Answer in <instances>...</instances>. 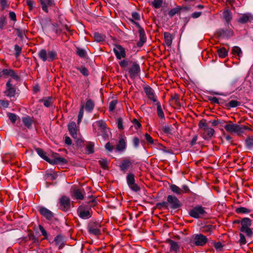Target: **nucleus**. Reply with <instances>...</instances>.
<instances>
[{"label":"nucleus","instance_id":"1","mask_svg":"<svg viewBox=\"0 0 253 253\" xmlns=\"http://www.w3.org/2000/svg\"><path fill=\"white\" fill-rule=\"evenodd\" d=\"M131 18L129 20L132 23L134 24L138 29V33L139 40L137 43V46L139 47H142L144 43L146 42V37L144 29L141 27L140 24L135 21H139L140 20V14L137 12H132L131 13Z\"/></svg>","mask_w":253,"mask_h":253},{"label":"nucleus","instance_id":"2","mask_svg":"<svg viewBox=\"0 0 253 253\" xmlns=\"http://www.w3.org/2000/svg\"><path fill=\"white\" fill-rule=\"evenodd\" d=\"M156 206L160 209L163 208L168 209L169 208L170 209L175 210L180 208L182 204L176 196L169 195L167 197V201L158 203Z\"/></svg>","mask_w":253,"mask_h":253},{"label":"nucleus","instance_id":"3","mask_svg":"<svg viewBox=\"0 0 253 253\" xmlns=\"http://www.w3.org/2000/svg\"><path fill=\"white\" fill-rule=\"evenodd\" d=\"M199 128L202 132V136L206 140H210L214 134V130L209 127L205 119H202L199 123Z\"/></svg>","mask_w":253,"mask_h":253},{"label":"nucleus","instance_id":"4","mask_svg":"<svg viewBox=\"0 0 253 253\" xmlns=\"http://www.w3.org/2000/svg\"><path fill=\"white\" fill-rule=\"evenodd\" d=\"M206 208L200 205L192 207L189 211V215L195 219L204 218L207 216Z\"/></svg>","mask_w":253,"mask_h":253},{"label":"nucleus","instance_id":"5","mask_svg":"<svg viewBox=\"0 0 253 253\" xmlns=\"http://www.w3.org/2000/svg\"><path fill=\"white\" fill-rule=\"evenodd\" d=\"M253 220L249 217L242 218V224L239 228L241 232L246 234L248 238H252L253 236Z\"/></svg>","mask_w":253,"mask_h":253},{"label":"nucleus","instance_id":"6","mask_svg":"<svg viewBox=\"0 0 253 253\" xmlns=\"http://www.w3.org/2000/svg\"><path fill=\"white\" fill-rule=\"evenodd\" d=\"M229 124H227L224 126L225 129L228 132L241 135L244 133L245 130H251V128L248 126L233 124L231 121H229Z\"/></svg>","mask_w":253,"mask_h":253},{"label":"nucleus","instance_id":"7","mask_svg":"<svg viewBox=\"0 0 253 253\" xmlns=\"http://www.w3.org/2000/svg\"><path fill=\"white\" fill-rule=\"evenodd\" d=\"M36 151L38 154L43 160L47 162L50 164L54 165V164H62L63 162V158L58 157V154H53L54 158L53 159H51L48 158L47 155V154L45 152H44L42 149L41 148H36Z\"/></svg>","mask_w":253,"mask_h":253},{"label":"nucleus","instance_id":"8","mask_svg":"<svg viewBox=\"0 0 253 253\" xmlns=\"http://www.w3.org/2000/svg\"><path fill=\"white\" fill-rule=\"evenodd\" d=\"M39 57L43 61L52 62L57 58V53L54 50L46 51L45 49L40 50L38 53Z\"/></svg>","mask_w":253,"mask_h":253},{"label":"nucleus","instance_id":"9","mask_svg":"<svg viewBox=\"0 0 253 253\" xmlns=\"http://www.w3.org/2000/svg\"><path fill=\"white\" fill-rule=\"evenodd\" d=\"M208 242L207 237L202 234H197L194 235L190 240L191 246L204 247Z\"/></svg>","mask_w":253,"mask_h":253},{"label":"nucleus","instance_id":"10","mask_svg":"<svg viewBox=\"0 0 253 253\" xmlns=\"http://www.w3.org/2000/svg\"><path fill=\"white\" fill-rule=\"evenodd\" d=\"M101 224L98 221H90L87 227L89 234L95 236H98L101 234Z\"/></svg>","mask_w":253,"mask_h":253},{"label":"nucleus","instance_id":"11","mask_svg":"<svg viewBox=\"0 0 253 253\" xmlns=\"http://www.w3.org/2000/svg\"><path fill=\"white\" fill-rule=\"evenodd\" d=\"M132 64L131 67L128 69V72L130 78L132 79H135L140 73V67L136 62H130Z\"/></svg>","mask_w":253,"mask_h":253},{"label":"nucleus","instance_id":"12","mask_svg":"<svg viewBox=\"0 0 253 253\" xmlns=\"http://www.w3.org/2000/svg\"><path fill=\"white\" fill-rule=\"evenodd\" d=\"M126 182L129 187L134 192H138L140 190V188L135 183L134 174L129 172L126 176Z\"/></svg>","mask_w":253,"mask_h":253},{"label":"nucleus","instance_id":"13","mask_svg":"<svg viewBox=\"0 0 253 253\" xmlns=\"http://www.w3.org/2000/svg\"><path fill=\"white\" fill-rule=\"evenodd\" d=\"M134 163V161L128 158H125L121 162L119 168L121 171L125 173L129 168L132 167L133 164Z\"/></svg>","mask_w":253,"mask_h":253},{"label":"nucleus","instance_id":"14","mask_svg":"<svg viewBox=\"0 0 253 253\" xmlns=\"http://www.w3.org/2000/svg\"><path fill=\"white\" fill-rule=\"evenodd\" d=\"M113 51L118 59L120 60L126 56L125 49L121 45L116 44L115 47L113 49Z\"/></svg>","mask_w":253,"mask_h":253},{"label":"nucleus","instance_id":"15","mask_svg":"<svg viewBox=\"0 0 253 253\" xmlns=\"http://www.w3.org/2000/svg\"><path fill=\"white\" fill-rule=\"evenodd\" d=\"M77 211L79 216L83 219H88L91 216L89 210L87 209L84 205H81Z\"/></svg>","mask_w":253,"mask_h":253},{"label":"nucleus","instance_id":"16","mask_svg":"<svg viewBox=\"0 0 253 253\" xmlns=\"http://www.w3.org/2000/svg\"><path fill=\"white\" fill-rule=\"evenodd\" d=\"M237 22L242 24L251 23L253 22V15L250 13L242 14L237 19Z\"/></svg>","mask_w":253,"mask_h":253},{"label":"nucleus","instance_id":"17","mask_svg":"<svg viewBox=\"0 0 253 253\" xmlns=\"http://www.w3.org/2000/svg\"><path fill=\"white\" fill-rule=\"evenodd\" d=\"M217 34L219 37L228 39L233 36L234 32L231 29H219L217 31Z\"/></svg>","mask_w":253,"mask_h":253},{"label":"nucleus","instance_id":"18","mask_svg":"<svg viewBox=\"0 0 253 253\" xmlns=\"http://www.w3.org/2000/svg\"><path fill=\"white\" fill-rule=\"evenodd\" d=\"M11 80H9L6 84V90L5 93L8 97H11L14 96L16 93V88L10 84Z\"/></svg>","mask_w":253,"mask_h":253},{"label":"nucleus","instance_id":"19","mask_svg":"<svg viewBox=\"0 0 253 253\" xmlns=\"http://www.w3.org/2000/svg\"><path fill=\"white\" fill-rule=\"evenodd\" d=\"M144 91L148 98L154 102H157V100L155 97L153 89L149 85L143 87Z\"/></svg>","mask_w":253,"mask_h":253},{"label":"nucleus","instance_id":"20","mask_svg":"<svg viewBox=\"0 0 253 253\" xmlns=\"http://www.w3.org/2000/svg\"><path fill=\"white\" fill-rule=\"evenodd\" d=\"M39 211L43 216L48 220H51L53 217V213L44 207L41 208Z\"/></svg>","mask_w":253,"mask_h":253},{"label":"nucleus","instance_id":"21","mask_svg":"<svg viewBox=\"0 0 253 253\" xmlns=\"http://www.w3.org/2000/svg\"><path fill=\"white\" fill-rule=\"evenodd\" d=\"M68 130L71 135L74 138L77 137V125L75 122H70L68 125Z\"/></svg>","mask_w":253,"mask_h":253},{"label":"nucleus","instance_id":"22","mask_svg":"<svg viewBox=\"0 0 253 253\" xmlns=\"http://www.w3.org/2000/svg\"><path fill=\"white\" fill-rule=\"evenodd\" d=\"M95 106V103L91 99L86 100V102L84 106L85 110L88 113H91L93 111Z\"/></svg>","mask_w":253,"mask_h":253},{"label":"nucleus","instance_id":"23","mask_svg":"<svg viewBox=\"0 0 253 253\" xmlns=\"http://www.w3.org/2000/svg\"><path fill=\"white\" fill-rule=\"evenodd\" d=\"M42 10L45 12H48V7L53 4V0H40Z\"/></svg>","mask_w":253,"mask_h":253},{"label":"nucleus","instance_id":"24","mask_svg":"<svg viewBox=\"0 0 253 253\" xmlns=\"http://www.w3.org/2000/svg\"><path fill=\"white\" fill-rule=\"evenodd\" d=\"M223 18L228 25L232 19V12L229 9H226L223 12Z\"/></svg>","mask_w":253,"mask_h":253},{"label":"nucleus","instance_id":"25","mask_svg":"<svg viewBox=\"0 0 253 253\" xmlns=\"http://www.w3.org/2000/svg\"><path fill=\"white\" fill-rule=\"evenodd\" d=\"M126 142L124 138H120L119 141L116 147V151H123L126 149Z\"/></svg>","mask_w":253,"mask_h":253},{"label":"nucleus","instance_id":"26","mask_svg":"<svg viewBox=\"0 0 253 253\" xmlns=\"http://www.w3.org/2000/svg\"><path fill=\"white\" fill-rule=\"evenodd\" d=\"M164 36L166 44L168 46H170L172 44L173 36L170 33L167 32H164Z\"/></svg>","mask_w":253,"mask_h":253},{"label":"nucleus","instance_id":"27","mask_svg":"<svg viewBox=\"0 0 253 253\" xmlns=\"http://www.w3.org/2000/svg\"><path fill=\"white\" fill-rule=\"evenodd\" d=\"M241 102L235 100H231L228 102H225L224 106L227 108H235L240 106Z\"/></svg>","mask_w":253,"mask_h":253},{"label":"nucleus","instance_id":"28","mask_svg":"<svg viewBox=\"0 0 253 253\" xmlns=\"http://www.w3.org/2000/svg\"><path fill=\"white\" fill-rule=\"evenodd\" d=\"M55 244L58 247L59 249L62 248L63 246V237L61 235H57L54 239Z\"/></svg>","mask_w":253,"mask_h":253},{"label":"nucleus","instance_id":"29","mask_svg":"<svg viewBox=\"0 0 253 253\" xmlns=\"http://www.w3.org/2000/svg\"><path fill=\"white\" fill-rule=\"evenodd\" d=\"M235 212L237 214H249L252 211V210L247 208L240 207L235 209Z\"/></svg>","mask_w":253,"mask_h":253},{"label":"nucleus","instance_id":"30","mask_svg":"<svg viewBox=\"0 0 253 253\" xmlns=\"http://www.w3.org/2000/svg\"><path fill=\"white\" fill-rule=\"evenodd\" d=\"M97 204V201L95 198L91 199V200L85 202L84 204L82 205H84L86 207V208L88 210H90L91 208L94 207Z\"/></svg>","mask_w":253,"mask_h":253},{"label":"nucleus","instance_id":"31","mask_svg":"<svg viewBox=\"0 0 253 253\" xmlns=\"http://www.w3.org/2000/svg\"><path fill=\"white\" fill-rule=\"evenodd\" d=\"M73 195L77 200H83L84 198V192L81 189H75L74 191Z\"/></svg>","mask_w":253,"mask_h":253},{"label":"nucleus","instance_id":"32","mask_svg":"<svg viewBox=\"0 0 253 253\" xmlns=\"http://www.w3.org/2000/svg\"><path fill=\"white\" fill-rule=\"evenodd\" d=\"M93 37L95 41L98 42L104 41L106 38V36L104 35L100 34L98 32H95L93 34Z\"/></svg>","mask_w":253,"mask_h":253},{"label":"nucleus","instance_id":"33","mask_svg":"<svg viewBox=\"0 0 253 253\" xmlns=\"http://www.w3.org/2000/svg\"><path fill=\"white\" fill-rule=\"evenodd\" d=\"M157 112L158 117L161 119H165L164 113L162 110L161 103L159 102H157Z\"/></svg>","mask_w":253,"mask_h":253},{"label":"nucleus","instance_id":"34","mask_svg":"<svg viewBox=\"0 0 253 253\" xmlns=\"http://www.w3.org/2000/svg\"><path fill=\"white\" fill-rule=\"evenodd\" d=\"M182 9V8H181V6H177V7L171 9L169 11L168 14L170 18L172 17L175 14L180 13V10H181Z\"/></svg>","mask_w":253,"mask_h":253},{"label":"nucleus","instance_id":"35","mask_svg":"<svg viewBox=\"0 0 253 253\" xmlns=\"http://www.w3.org/2000/svg\"><path fill=\"white\" fill-rule=\"evenodd\" d=\"M228 51L225 48L222 47L217 49V53L219 57L225 58L228 55Z\"/></svg>","mask_w":253,"mask_h":253},{"label":"nucleus","instance_id":"36","mask_svg":"<svg viewBox=\"0 0 253 253\" xmlns=\"http://www.w3.org/2000/svg\"><path fill=\"white\" fill-rule=\"evenodd\" d=\"M22 122L25 126L29 128L31 127L33 123L31 118L29 116L23 117L22 118Z\"/></svg>","mask_w":253,"mask_h":253},{"label":"nucleus","instance_id":"37","mask_svg":"<svg viewBox=\"0 0 253 253\" xmlns=\"http://www.w3.org/2000/svg\"><path fill=\"white\" fill-rule=\"evenodd\" d=\"M169 244L170 246V251H175L177 252V251L179 249V246L177 244V242L170 240L169 241Z\"/></svg>","mask_w":253,"mask_h":253},{"label":"nucleus","instance_id":"38","mask_svg":"<svg viewBox=\"0 0 253 253\" xmlns=\"http://www.w3.org/2000/svg\"><path fill=\"white\" fill-rule=\"evenodd\" d=\"M169 187L170 189L173 193L177 195H181V188H179L178 186H176L175 184H171L170 185Z\"/></svg>","mask_w":253,"mask_h":253},{"label":"nucleus","instance_id":"39","mask_svg":"<svg viewBox=\"0 0 253 253\" xmlns=\"http://www.w3.org/2000/svg\"><path fill=\"white\" fill-rule=\"evenodd\" d=\"M246 146L249 149L253 147V136H248L245 140Z\"/></svg>","mask_w":253,"mask_h":253},{"label":"nucleus","instance_id":"40","mask_svg":"<svg viewBox=\"0 0 253 253\" xmlns=\"http://www.w3.org/2000/svg\"><path fill=\"white\" fill-rule=\"evenodd\" d=\"M94 152V144L92 142H89L86 146L85 153L87 154H92Z\"/></svg>","mask_w":253,"mask_h":253},{"label":"nucleus","instance_id":"41","mask_svg":"<svg viewBox=\"0 0 253 253\" xmlns=\"http://www.w3.org/2000/svg\"><path fill=\"white\" fill-rule=\"evenodd\" d=\"M96 126L100 127L103 131H105L107 128V126L105 122L103 120H99L94 123Z\"/></svg>","mask_w":253,"mask_h":253},{"label":"nucleus","instance_id":"42","mask_svg":"<svg viewBox=\"0 0 253 253\" xmlns=\"http://www.w3.org/2000/svg\"><path fill=\"white\" fill-rule=\"evenodd\" d=\"M76 53L78 56L83 58H85L86 56V52L85 50L80 47H78L77 48Z\"/></svg>","mask_w":253,"mask_h":253},{"label":"nucleus","instance_id":"43","mask_svg":"<svg viewBox=\"0 0 253 253\" xmlns=\"http://www.w3.org/2000/svg\"><path fill=\"white\" fill-rule=\"evenodd\" d=\"M71 208V201L69 198L64 196V211H68Z\"/></svg>","mask_w":253,"mask_h":253},{"label":"nucleus","instance_id":"44","mask_svg":"<svg viewBox=\"0 0 253 253\" xmlns=\"http://www.w3.org/2000/svg\"><path fill=\"white\" fill-rule=\"evenodd\" d=\"M98 163L100 164L101 167L103 169H108V162L107 159H101L100 160H99Z\"/></svg>","mask_w":253,"mask_h":253},{"label":"nucleus","instance_id":"45","mask_svg":"<svg viewBox=\"0 0 253 253\" xmlns=\"http://www.w3.org/2000/svg\"><path fill=\"white\" fill-rule=\"evenodd\" d=\"M208 99L211 101V103L217 104H223V102H222L223 100H221V101H219V99L216 98V97H211V96H208Z\"/></svg>","mask_w":253,"mask_h":253},{"label":"nucleus","instance_id":"46","mask_svg":"<svg viewBox=\"0 0 253 253\" xmlns=\"http://www.w3.org/2000/svg\"><path fill=\"white\" fill-rule=\"evenodd\" d=\"M171 99L174 101L175 104L178 106H180V103L179 102V95L178 94L175 93L173 95L171 96Z\"/></svg>","mask_w":253,"mask_h":253},{"label":"nucleus","instance_id":"47","mask_svg":"<svg viewBox=\"0 0 253 253\" xmlns=\"http://www.w3.org/2000/svg\"><path fill=\"white\" fill-rule=\"evenodd\" d=\"M118 103V100L114 99L112 100L109 105V110L110 112H112L114 110L117 104Z\"/></svg>","mask_w":253,"mask_h":253},{"label":"nucleus","instance_id":"48","mask_svg":"<svg viewBox=\"0 0 253 253\" xmlns=\"http://www.w3.org/2000/svg\"><path fill=\"white\" fill-rule=\"evenodd\" d=\"M163 0H154L152 5L156 8H159L162 6Z\"/></svg>","mask_w":253,"mask_h":253},{"label":"nucleus","instance_id":"49","mask_svg":"<svg viewBox=\"0 0 253 253\" xmlns=\"http://www.w3.org/2000/svg\"><path fill=\"white\" fill-rule=\"evenodd\" d=\"M239 237H240V239H239V242L240 244L241 245H245L247 243V241H246V237H245L244 234H243V233H242V232L240 233L239 234Z\"/></svg>","mask_w":253,"mask_h":253},{"label":"nucleus","instance_id":"50","mask_svg":"<svg viewBox=\"0 0 253 253\" xmlns=\"http://www.w3.org/2000/svg\"><path fill=\"white\" fill-rule=\"evenodd\" d=\"M12 69H3L0 72V76L3 77L4 76H10L12 73Z\"/></svg>","mask_w":253,"mask_h":253},{"label":"nucleus","instance_id":"51","mask_svg":"<svg viewBox=\"0 0 253 253\" xmlns=\"http://www.w3.org/2000/svg\"><path fill=\"white\" fill-rule=\"evenodd\" d=\"M162 130L164 133L170 134L172 131V127L170 126L166 125L163 127Z\"/></svg>","mask_w":253,"mask_h":253},{"label":"nucleus","instance_id":"52","mask_svg":"<svg viewBox=\"0 0 253 253\" xmlns=\"http://www.w3.org/2000/svg\"><path fill=\"white\" fill-rule=\"evenodd\" d=\"M78 70L80 71V72L84 76H88V71L86 67L84 66H82L81 67L78 68Z\"/></svg>","mask_w":253,"mask_h":253},{"label":"nucleus","instance_id":"53","mask_svg":"<svg viewBox=\"0 0 253 253\" xmlns=\"http://www.w3.org/2000/svg\"><path fill=\"white\" fill-rule=\"evenodd\" d=\"M52 98L51 97H48V98L46 99H43L42 100V101L43 102L44 105L46 107H48L51 106L52 104Z\"/></svg>","mask_w":253,"mask_h":253},{"label":"nucleus","instance_id":"54","mask_svg":"<svg viewBox=\"0 0 253 253\" xmlns=\"http://www.w3.org/2000/svg\"><path fill=\"white\" fill-rule=\"evenodd\" d=\"M84 105H82L78 115V123H79L83 118L84 114Z\"/></svg>","mask_w":253,"mask_h":253},{"label":"nucleus","instance_id":"55","mask_svg":"<svg viewBox=\"0 0 253 253\" xmlns=\"http://www.w3.org/2000/svg\"><path fill=\"white\" fill-rule=\"evenodd\" d=\"M232 53L234 54H237L240 56V54H242V51L241 48L238 46H234L232 49Z\"/></svg>","mask_w":253,"mask_h":253},{"label":"nucleus","instance_id":"56","mask_svg":"<svg viewBox=\"0 0 253 253\" xmlns=\"http://www.w3.org/2000/svg\"><path fill=\"white\" fill-rule=\"evenodd\" d=\"M8 117L12 123H14L17 120V116L13 113H8Z\"/></svg>","mask_w":253,"mask_h":253},{"label":"nucleus","instance_id":"57","mask_svg":"<svg viewBox=\"0 0 253 253\" xmlns=\"http://www.w3.org/2000/svg\"><path fill=\"white\" fill-rule=\"evenodd\" d=\"M123 123V119L122 118H119L117 119V127H118V129H124Z\"/></svg>","mask_w":253,"mask_h":253},{"label":"nucleus","instance_id":"58","mask_svg":"<svg viewBox=\"0 0 253 253\" xmlns=\"http://www.w3.org/2000/svg\"><path fill=\"white\" fill-rule=\"evenodd\" d=\"M27 5L29 6L30 10H32L34 6L35 2L32 0H25Z\"/></svg>","mask_w":253,"mask_h":253},{"label":"nucleus","instance_id":"59","mask_svg":"<svg viewBox=\"0 0 253 253\" xmlns=\"http://www.w3.org/2000/svg\"><path fill=\"white\" fill-rule=\"evenodd\" d=\"M140 140L137 137H134L132 139V143L135 148H138L139 145Z\"/></svg>","mask_w":253,"mask_h":253},{"label":"nucleus","instance_id":"60","mask_svg":"<svg viewBox=\"0 0 253 253\" xmlns=\"http://www.w3.org/2000/svg\"><path fill=\"white\" fill-rule=\"evenodd\" d=\"M105 148L106 150L111 152L114 150V147L111 145L110 142H108L105 144Z\"/></svg>","mask_w":253,"mask_h":253},{"label":"nucleus","instance_id":"61","mask_svg":"<svg viewBox=\"0 0 253 253\" xmlns=\"http://www.w3.org/2000/svg\"><path fill=\"white\" fill-rule=\"evenodd\" d=\"M14 50L15 51L16 56H18L20 55V54L21 52L22 48L20 46H19L18 45L16 44L14 45Z\"/></svg>","mask_w":253,"mask_h":253},{"label":"nucleus","instance_id":"62","mask_svg":"<svg viewBox=\"0 0 253 253\" xmlns=\"http://www.w3.org/2000/svg\"><path fill=\"white\" fill-rule=\"evenodd\" d=\"M145 138L148 143L150 144H153L154 143L153 139L148 133H146L145 134Z\"/></svg>","mask_w":253,"mask_h":253},{"label":"nucleus","instance_id":"63","mask_svg":"<svg viewBox=\"0 0 253 253\" xmlns=\"http://www.w3.org/2000/svg\"><path fill=\"white\" fill-rule=\"evenodd\" d=\"M132 123L134 125L135 128L136 129L140 128L141 127V124L139 122V121L136 119H134L132 121Z\"/></svg>","mask_w":253,"mask_h":253},{"label":"nucleus","instance_id":"64","mask_svg":"<svg viewBox=\"0 0 253 253\" xmlns=\"http://www.w3.org/2000/svg\"><path fill=\"white\" fill-rule=\"evenodd\" d=\"M181 194H182L183 193H187L190 192V189H189V187H188V186H187L186 185H184L182 186V187L181 188Z\"/></svg>","mask_w":253,"mask_h":253}]
</instances>
